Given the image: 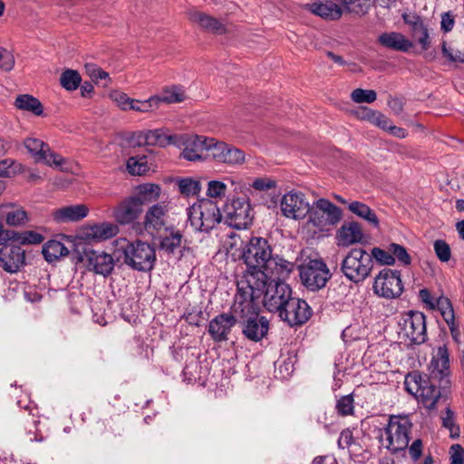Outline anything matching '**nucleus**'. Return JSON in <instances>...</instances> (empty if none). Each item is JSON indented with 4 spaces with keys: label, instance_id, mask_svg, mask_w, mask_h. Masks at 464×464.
Segmentation results:
<instances>
[{
    "label": "nucleus",
    "instance_id": "nucleus-1",
    "mask_svg": "<svg viewBox=\"0 0 464 464\" xmlns=\"http://www.w3.org/2000/svg\"><path fill=\"white\" fill-rule=\"evenodd\" d=\"M237 299L240 302L239 310H236V317L242 334L249 341H261L269 329V322L259 314L258 300L264 291L262 279L253 276H243L237 281Z\"/></svg>",
    "mask_w": 464,
    "mask_h": 464
},
{
    "label": "nucleus",
    "instance_id": "nucleus-2",
    "mask_svg": "<svg viewBox=\"0 0 464 464\" xmlns=\"http://www.w3.org/2000/svg\"><path fill=\"white\" fill-rule=\"evenodd\" d=\"M437 382L438 381H434L431 376L429 378L419 372H411L405 377L404 385L405 390L415 396L423 407L432 410L443 391L440 387L439 389L436 387Z\"/></svg>",
    "mask_w": 464,
    "mask_h": 464
},
{
    "label": "nucleus",
    "instance_id": "nucleus-3",
    "mask_svg": "<svg viewBox=\"0 0 464 464\" xmlns=\"http://www.w3.org/2000/svg\"><path fill=\"white\" fill-rule=\"evenodd\" d=\"M122 250L124 263L137 271H150L156 262L155 248L149 243L122 239L118 243Z\"/></svg>",
    "mask_w": 464,
    "mask_h": 464
},
{
    "label": "nucleus",
    "instance_id": "nucleus-4",
    "mask_svg": "<svg viewBox=\"0 0 464 464\" xmlns=\"http://www.w3.org/2000/svg\"><path fill=\"white\" fill-rule=\"evenodd\" d=\"M373 267L372 256L362 247L352 248L341 263V271L351 282L359 285L370 275Z\"/></svg>",
    "mask_w": 464,
    "mask_h": 464
},
{
    "label": "nucleus",
    "instance_id": "nucleus-5",
    "mask_svg": "<svg viewBox=\"0 0 464 464\" xmlns=\"http://www.w3.org/2000/svg\"><path fill=\"white\" fill-rule=\"evenodd\" d=\"M188 219L195 230L209 233L222 219L220 210L213 200L202 199L187 209Z\"/></svg>",
    "mask_w": 464,
    "mask_h": 464
},
{
    "label": "nucleus",
    "instance_id": "nucleus-6",
    "mask_svg": "<svg viewBox=\"0 0 464 464\" xmlns=\"http://www.w3.org/2000/svg\"><path fill=\"white\" fill-rule=\"evenodd\" d=\"M308 223L321 231L328 230L342 219L341 209L326 198H319L309 206Z\"/></svg>",
    "mask_w": 464,
    "mask_h": 464
},
{
    "label": "nucleus",
    "instance_id": "nucleus-7",
    "mask_svg": "<svg viewBox=\"0 0 464 464\" xmlns=\"http://www.w3.org/2000/svg\"><path fill=\"white\" fill-rule=\"evenodd\" d=\"M272 247L266 238L253 237L243 247L242 258L252 272L265 270L272 258Z\"/></svg>",
    "mask_w": 464,
    "mask_h": 464
},
{
    "label": "nucleus",
    "instance_id": "nucleus-8",
    "mask_svg": "<svg viewBox=\"0 0 464 464\" xmlns=\"http://www.w3.org/2000/svg\"><path fill=\"white\" fill-rule=\"evenodd\" d=\"M302 284L311 291L324 288L332 275L322 259H311L299 266Z\"/></svg>",
    "mask_w": 464,
    "mask_h": 464
},
{
    "label": "nucleus",
    "instance_id": "nucleus-9",
    "mask_svg": "<svg viewBox=\"0 0 464 464\" xmlns=\"http://www.w3.org/2000/svg\"><path fill=\"white\" fill-rule=\"evenodd\" d=\"M373 293L385 299L399 297L403 292L401 272L384 268L379 272L372 285Z\"/></svg>",
    "mask_w": 464,
    "mask_h": 464
},
{
    "label": "nucleus",
    "instance_id": "nucleus-10",
    "mask_svg": "<svg viewBox=\"0 0 464 464\" xmlns=\"http://www.w3.org/2000/svg\"><path fill=\"white\" fill-rule=\"evenodd\" d=\"M224 218L229 227L237 229L246 228L253 218L248 199L246 198L231 199L224 206Z\"/></svg>",
    "mask_w": 464,
    "mask_h": 464
},
{
    "label": "nucleus",
    "instance_id": "nucleus-11",
    "mask_svg": "<svg viewBox=\"0 0 464 464\" xmlns=\"http://www.w3.org/2000/svg\"><path fill=\"white\" fill-rule=\"evenodd\" d=\"M240 302L237 293L228 313H222L214 317L208 324V334L215 342H223L228 339V334L235 324H238L236 310H239Z\"/></svg>",
    "mask_w": 464,
    "mask_h": 464
},
{
    "label": "nucleus",
    "instance_id": "nucleus-12",
    "mask_svg": "<svg viewBox=\"0 0 464 464\" xmlns=\"http://www.w3.org/2000/svg\"><path fill=\"white\" fill-rule=\"evenodd\" d=\"M262 295H264L263 303L266 309L277 314L293 297L292 288L287 284L277 281L266 282Z\"/></svg>",
    "mask_w": 464,
    "mask_h": 464
},
{
    "label": "nucleus",
    "instance_id": "nucleus-13",
    "mask_svg": "<svg viewBox=\"0 0 464 464\" xmlns=\"http://www.w3.org/2000/svg\"><path fill=\"white\" fill-rule=\"evenodd\" d=\"M430 371L431 378L434 381H438L443 392L450 388V353L445 344L439 346L437 350L433 352Z\"/></svg>",
    "mask_w": 464,
    "mask_h": 464
},
{
    "label": "nucleus",
    "instance_id": "nucleus-14",
    "mask_svg": "<svg viewBox=\"0 0 464 464\" xmlns=\"http://www.w3.org/2000/svg\"><path fill=\"white\" fill-rule=\"evenodd\" d=\"M159 250L162 252L167 257H175L179 260L186 249V240L182 232L175 227L170 226L164 228L160 233L159 237Z\"/></svg>",
    "mask_w": 464,
    "mask_h": 464
},
{
    "label": "nucleus",
    "instance_id": "nucleus-15",
    "mask_svg": "<svg viewBox=\"0 0 464 464\" xmlns=\"http://www.w3.org/2000/svg\"><path fill=\"white\" fill-rule=\"evenodd\" d=\"M294 268L295 264L293 262L287 261L277 255H273L265 270L248 272L245 276H253L256 278L262 279L265 288L268 277L272 279L271 281L282 282L290 276Z\"/></svg>",
    "mask_w": 464,
    "mask_h": 464
},
{
    "label": "nucleus",
    "instance_id": "nucleus-16",
    "mask_svg": "<svg viewBox=\"0 0 464 464\" xmlns=\"http://www.w3.org/2000/svg\"><path fill=\"white\" fill-rule=\"evenodd\" d=\"M78 261L83 263L89 271L103 276L111 275L115 266L111 255L92 248H84L83 252L79 254Z\"/></svg>",
    "mask_w": 464,
    "mask_h": 464
},
{
    "label": "nucleus",
    "instance_id": "nucleus-17",
    "mask_svg": "<svg viewBox=\"0 0 464 464\" xmlns=\"http://www.w3.org/2000/svg\"><path fill=\"white\" fill-rule=\"evenodd\" d=\"M278 316L289 326H300L310 319L312 309L305 300L293 296L280 310Z\"/></svg>",
    "mask_w": 464,
    "mask_h": 464
},
{
    "label": "nucleus",
    "instance_id": "nucleus-18",
    "mask_svg": "<svg viewBox=\"0 0 464 464\" xmlns=\"http://www.w3.org/2000/svg\"><path fill=\"white\" fill-rule=\"evenodd\" d=\"M402 331L411 343H423L427 340L426 316L424 314L411 311L404 319Z\"/></svg>",
    "mask_w": 464,
    "mask_h": 464
},
{
    "label": "nucleus",
    "instance_id": "nucleus-19",
    "mask_svg": "<svg viewBox=\"0 0 464 464\" xmlns=\"http://www.w3.org/2000/svg\"><path fill=\"white\" fill-rule=\"evenodd\" d=\"M309 206L303 193L294 191L285 194L280 202L282 214L287 218L295 220L306 217Z\"/></svg>",
    "mask_w": 464,
    "mask_h": 464
},
{
    "label": "nucleus",
    "instance_id": "nucleus-20",
    "mask_svg": "<svg viewBox=\"0 0 464 464\" xmlns=\"http://www.w3.org/2000/svg\"><path fill=\"white\" fill-rule=\"evenodd\" d=\"M24 147L37 161H43L47 165L61 166L63 159L52 151L49 145L35 138H28L24 140Z\"/></svg>",
    "mask_w": 464,
    "mask_h": 464
},
{
    "label": "nucleus",
    "instance_id": "nucleus-21",
    "mask_svg": "<svg viewBox=\"0 0 464 464\" xmlns=\"http://www.w3.org/2000/svg\"><path fill=\"white\" fill-rule=\"evenodd\" d=\"M24 251L19 246L7 244L0 249V265L6 272H17L24 265Z\"/></svg>",
    "mask_w": 464,
    "mask_h": 464
},
{
    "label": "nucleus",
    "instance_id": "nucleus-22",
    "mask_svg": "<svg viewBox=\"0 0 464 464\" xmlns=\"http://www.w3.org/2000/svg\"><path fill=\"white\" fill-rule=\"evenodd\" d=\"M188 16L190 22L197 24L203 30L211 34H223L229 30L228 24L224 21L197 10L189 11Z\"/></svg>",
    "mask_w": 464,
    "mask_h": 464
},
{
    "label": "nucleus",
    "instance_id": "nucleus-23",
    "mask_svg": "<svg viewBox=\"0 0 464 464\" xmlns=\"http://www.w3.org/2000/svg\"><path fill=\"white\" fill-rule=\"evenodd\" d=\"M141 211V201L130 197L119 204L114 211V217L120 224L125 225L136 220Z\"/></svg>",
    "mask_w": 464,
    "mask_h": 464
},
{
    "label": "nucleus",
    "instance_id": "nucleus-24",
    "mask_svg": "<svg viewBox=\"0 0 464 464\" xmlns=\"http://www.w3.org/2000/svg\"><path fill=\"white\" fill-rule=\"evenodd\" d=\"M169 212L165 203H157L149 208L144 217V227L150 232H160L166 225Z\"/></svg>",
    "mask_w": 464,
    "mask_h": 464
},
{
    "label": "nucleus",
    "instance_id": "nucleus-25",
    "mask_svg": "<svg viewBox=\"0 0 464 464\" xmlns=\"http://www.w3.org/2000/svg\"><path fill=\"white\" fill-rule=\"evenodd\" d=\"M363 239L362 226L356 221L344 222L336 232L339 246H349Z\"/></svg>",
    "mask_w": 464,
    "mask_h": 464
},
{
    "label": "nucleus",
    "instance_id": "nucleus-26",
    "mask_svg": "<svg viewBox=\"0 0 464 464\" xmlns=\"http://www.w3.org/2000/svg\"><path fill=\"white\" fill-rule=\"evenodd\" d=\"M377 41L383 47L403 53L413 46V43L399 32L382 33Z\"/></svg>",
    "mask_w": 464,
    "mask_h": 464
},
{
    "label": "nucleus",
    "instance_id": "nucleus-27",
    "mask_svg": "<svg viewBox=\"0 0 464 464\" xmlns=\"http://www.w3.org/2000/svg\"><path fill=\"white\" fill-rule=\"evenodd\" d=\"M88 211L85 205H71L54 210L53 217L59 223L75 222L84 218Z\"/></svg>",
    "mask_w": 464,
    "mask_h": 464
},
{
    "label": "nucleus",
    "instance_id": "nucleus-28",
    "mask_svg": "<svg viewBox=\"0 0 464 464\" xmlns=\"http://www.w3.org/2000/svg\"><path fill=\"white\" fill-rule=\"evenodd\" d=\"M207 137L198 135L189 138L182 151L183 158L190 161L202 159L207 150Z\"/></svg>",
    "mask_w": 464,
    "mask_h": 464
},
{
    "label": "nucleus",
    "instance_id": "nucleus-29",
    "mask_svg": "<svg viewBox=\"0 0 464 464\" xmlns=\"http://www.w3.org/2000/svg\"><path fill=\"white\" fill-rule=\"evenodd\" d=\"M412 423L407 415H391L385 431L387 435H409Z\"/></svg>",
    "mask_w": 464,
    "mask_h": 464
},
{
    "label": "nucleus",
    "instance_id": "nucleus-30",
    "mask_svg": "<svg viewBox=\"0 0 464 464\" xmlns=\"http://www.w3.org/2000/svg\"><path fill=\"white\" fill-rule=\"evenodd\" d=\"M311 9L314 14L327 20H338L343 14L340 5L330 0L314 3Z\"/></svg>",
    "mask_w": 464,
    "mask_h": 464
},
{
    "label": "nucleus",
    "instance_id": "nucleus-31",
    "mask_svg": "<svg viewBox=\"0 0 464 464\" xmlns=\"http://www.w3.org/2000/svg\"><path fill=\"white\" fill-rule=\"evenodd\" d=\"M348 209L358 218L365 220L374 228L379 227V218L375 212L366 204L361 201H352L348 203Z\"/></svg>",
    "mask_w": 464,
    "mask_h": 464
},
{
    "label": "nucleus",
    "instance_id": "nucleus-32",
    "mask_svg": "<svg viewBox=\"0 0 464 464\" xmlns=\"http://www.w3.org/2000/svg\"><path fill=\"white\" fill-rule=\"evenodd\" d=\"M117 233V227L110 223L97 224L90 227L85 235L88 239L102 241L114 237Z\"/></svg>",
    "mask_w": 464,
    "mask_h": 464
},
{
    "label": "nucleus",
    "instance_id": "nucleus-33",
    "mask_svg": "<svg viewBox=\"0 0 464 464\" xmlns=\"http://www.w3.org/2000/svg\"><path fill=\"white\" fill-rule=\"evenodd\" d=\"M43 255L46 261L53 262L69 254L68 248L58 240H49L43 246Z\"/></svg>",
    "mask_w": 464,
    "mask_h": 464
},
{
    "label": "nucleus",
    "instance_id": "nucleus-34",
    "mask_svg": "<svg viewBox=\"0 0 464 464\" xmlns=\"http://www.w3.org/2000/svg\"><path fill=\"white\" fill-rule=\"evenodd\" d=\"M155 99H158L157 105L160 103H177L181 102L185 100V92L181 86L173 85L166 87L162 90L160 95H154Z\"/></svg>",
    "mask_w": 464,
    "mask_h": 464
},
{
    "label": "nucleus",
    "instance_id": "nucleus-35",
    "mask_svg": "<svg viewBox=\"0 0 464 464\" xmlns=\"http://www.w3.org/2000/svg\"><path fill=\"white\" fill-rule=\"evenodd\" d=\"M17 109L26 111L40 116L43 114V105L41 102L29 94L19 95L14 102Z\"/></svg>",
    "mask_w": 464,
    "mask_h": 464
},
{
    "label": "nucleus",
    "instance_id": "nucleus-36",
    "mask_svg": "<svg viewBox=\"0 0 464 464\" xmlns=\"http://www.w3.org/2000/svg\"><path fill=\"white\" fill-rule=\"evenodd\" d=\"M7 240H11L13 243H18L22 245H36L44 241V237L40 233L31 230L24 232H15L9 230V236L6 237V241Z\"/></svg>",
    "mask_w": 464,
    "mask_h": 464
},
{
    "label": "nucleus",
    "instance_id": "nucleus-37",
    "mask_svg": "<svg viewBox=\"0 0 464 464\" xmlns=\"http://www.w3.org/2000/svg\"><path fill=\"white\" fill-rule=\"evenodd\" d=\"M411 33L413 40L420 45L423 51H427L430 48V34L428 26L424 21L411 27Z\"/></svg>",
    "mask_w": 464,
    "mask_h": 464
},
{
    "label": "nucleus",
    "instance_id": "nucleus-38",
    "mask_svg": "<svg viewBox=\"0 0 464 464\" xmlns=\"http://www.w3.org/2000/svg\"><path fill=\"white\" fill-rule=\"evenodd\" d=\"M160 187L156 184L146 183L139 186L138 195L134 198L141 201V206L146 202L155 201L160 198Z\"/></svg>",
    "mask_w": 464,
    "mask_h": 464
},
{
    "label": "nucleus",
    "instance_id": "nucleus-39",
    "mask_svg": "<svg viewBox=\"0 0 464 464\" xmlns=\"http://www.w3.org/2000/svg\"><path fill=\"white\" fill-rule=\"evenodd\" d=\"M127 169L131 175L141 176L150 170L146 155L131 156L127 160Z\"/></svg>",
    "mask_w": 464,
    "mask_h": 464
},
{
    "label": "nucleus",
    "instance_id": "nucleus-40",
    "mask_svg": "<svg viewBox=\"0 0 464 464\" xmlns=\"http://www.w3.org/2000/svg\"><path fill=\"white\" fill-rule=\"evenodd\" d=\"M82 82L80 73L72 69H66L60 76V83L66 91L72 92L79 88Z\"/></svg>",
    "mask_w": 464,
    "mask_h": 464
},
{
    "label": "nucleus",
    "instance_id": "nucleus-41",
    "mask_svg": "<svg viewBox=\"0 0 464 464\" xmlns=\"http://www.w3.org/2000/svg\"><path fill=\"white\" fill-rule=\"evenodd\" d=\"M245 158L246 155L243 150L227 144L220 163L229 166H238L245 162Z\"/></svg>",
    "mask_w": 464,
    "mask_h": 464
},
{
    "label": "nucleus",
    "instance_id": "nucleus-42",
    "mask_svg": "<svg viewBox=\"0 0 464 464\" xmlns=\"http://www.w3.org/2000/svg\"><path fill=\"white\" fill-rule=\"evenodd\" d=\"M207 143V156L212 157L217 162L220 163L227 144L222 141H218L213 138H208Z\"/></svg>",
    "mask_w": 464,
    "mask_h": 464
},
{
    "label": "nucleus",
    "instance_id": "nucleus-43",
    "mask_svg": "<svg viewBox=\"0 0 464 464\" xmlns=\"http://www.w3.org/2000/svg\"><path fill=\"white\" fill-rule=\"evenodd\" d=\"M409 437H380L381 444L392 452L403 450L408 445Z\"/></svg>",
    "mask_w": 464,
    "mask_h": 464
},
{
    "label": "nucleus",
    "instance_id": "nucleus-44",
    "mask_svg": "<svg viewBox=\"0 0 464 464\" xmlns=\"http://www.w3.org/2000/svg\"><path fill=\"white\" fill-rule=\"evenodd\" d=\"M335 409L339 415H353L354 411V400L353 394L342 396L336 402Z\"/></svg>",
    "mask_w": 464,
    "mask_h": 464
},
{
    "label": "nucleus",
    "instance_id": "nucleus-45",
    "mask_svg": "<svg viewBox=\"0 0 464 464\" xmlns=\"http://www.w3.org/2000/svg\"><path fill=\"white\" fill-rule=\"evenodd\" d=\"M179 192L186 196H194L200 191V183L190 178L181 179L179 181Z\"/></svg>",
    "mask_w": 464,
    "mask_h": 464
},
{
    "label": "nucleus",
    "instance_id": "nucleus-46",
    "mask_svg": "<svg viewBox=\"0 0 464 464\" xmlns=\"http://www.w3.org/2000/svg\"><path fill=\"white\" fill-rule=\"evenodd\" d=\"M442 427L448 430L450 435H459L460 429L455 422V414L450 409L447 408L445 412L442 413L441 417Z\"/></svg>",
    "mask_w": 464,
    "mask_h": 464
},
{
    "label": "nucleus",
    "instance_id": "nucleus-47",
    "mask_svg": "<svg viewBox=\"0 0 464 464\" xmlns=\"http://www.w3.org/2000/svg\"><path fill=\"white\" fill-rule=\"evenodd\" d=\"M351 98L357 103H372L376 100L377 94L373 90H363L358 88L352 92Z\"/></svg>",
    "mask_w": 464,
    "mask_h": 464
},
{
    "label": "nucleus",
    "instance_id": "nucleus-48",
    "mask_svg": "<svg viewBox=\"0 0 464 464\" xmlns=\"http://www.w3.org/2000/svg\"><path fill=\"white\" fill-rule=\"evenodd\" d=\"M370 256H372V260L374 258L382 265L392 266L395 263V257L392 255V252H390V245L387 250L373 247Z\"/></svg>",
    "mask_w": 464,
    "mask_h": 464
},
{
    "label": "nucleus",
    "instance_id": "nucleus-49",
    "mask_svg": "<svg viewBox=\"0 0 464 464\" xmlns=\"http://www.w3.org/2000/svg\"><path fill=\"white\" fill-rule=\"evenodd\" d=\"M436 309L440 311L444 321L447 319L451 320V317L455 316L451 301L446 296L440 295L438 297V300L436 301Z\"/></svg>",
    "mask_w": 464,
    "mask_h": 464
},
{
    "label": "nucleus",
    "instance_id": "nucleus-50",
    "mask_svg": "<svg viewBox=\"0 0 464 464\" xmlns=\"http://www.w3.org/2000/svg\"><path fill=\"white\" fill-rule=\"evenodd\" d=\"M27 220V213L22 208L12 209L5 214V222L9 226H21Z\"/></svg>",
    "mask_w": 464,
    "mask_h": 464
},
{
    "label": "nucleus",
    "instance_id": "nucleus-51",
    "mask_svg": "<svg viewBox=\"0 0 464 464\" xmlns=\"http://www.w3.org/2000/svg\"><path fill=\"white\" fill-rule=\"evenodd\" d=\"M21 165L12 159L0 161V177L10 178L20 171Z\"/></svg>",
    "mask_w": 464,
    "mask_h": 464
},
{
    "label": "nucleus",
    "instance_id": "nucleus-52",
    "mask_svg": "<svg viewBox=\"0 0 464 464\" xmlns=\"http://www.w3.org/2000/svg\"><path fill=\"white\" fill-rule=\"evenodd\" d=\"M390 252L395 257V261L397 260L403 266L411 265V258L403 246L392 243L390 244Z\"/></svg>",
    "mask_w": 464,
    "mask_h": 464
},
{
    "label": "nucleus",
    "instance_id": "nucleus-53",
    "mask_svg": "<svg viewBox=\"0 0 464 464\" xmlns=\"http://www.w3.org/2000/svg\"><path fill=\"white\" fill-rule=\"evenodd\" d=\"M433 247L435 254L440 262H448L450 259L451 250L450 245L445 240H435Z\"/></svg>",
    "mask_w": 464,
    "mask_h": 464
},
{
    "label": "nucleus",
    "instance_id": "nucleus-54",
    "mask_svg": "<svg viewBox=\"0 0 464 464\" xmlns=\"http://www.w3.org/2000/svg\"><path fill=\"white\" fill-rule=\"evenodd\" d=\"M227 185L219 180H211L208 184L207 195L212 198H221L226 195Z\"/></svg>",
    "mask_w": 464,
    "mask_h": 464
},
{
    "label": "nucleus",
    "instance_id": "nucleus-55",
    "mask_svg": "<svg viewBox=\"0 0 464 464\" xmlns=\"http://www.w3.org/2000/svg\"><path fill=\"white\" fill-rule=\"evenodd\" d=\"M157 101L158 99H155L154 96H151L150 98L145 101L134 100L133 104H131V106L129 107L130 110H133L140 112H148L158 108Z\"/></svg>",
    "mask_w": 464,
    "mask_h": 464
},
{
    "label": "nucleus",
    "instance_id": "nucleus-56",
    "mask_svg": "<svg viewBox=\"0 0 464 464\" xmlns=\"http://www.w3.org/2000/svg\"><path fill=\"white\" fill-rule=\"evenodd\" d=\"M110 97L123 111L130 110L129 106L134 102V99H130L126 93L119 91L111 92Z\"/></svg>",
    "mask_w": 464,
    "mask_h": 464
},
{
    "label": "nucleus",
    "instance_id": "nucleus-57",
    "mask_svg": "<svg viewBox=\"0 0 464 464\" xmlns=\"http://www.w3.org/2000/svg\"><path fill=\"white\" fill-rule=\"evenodd\" d=\"M441 52L443 56L447 58L450 62H459L464 63V53L459 50L451 49L447 45L446 42L442 43Z\"/></svg>",
    "mask_w": 464,
    "mask_h": 464
},
{
    "label": "nucleus",
    "instance_id": "nucleus-58",
    "mask_svg": "<svg viewBox=\"0 0 464 464\" xmlns=\"http://www.w3.org/2000/svg\"><path fill=\"white\" fill-rule=\"evenodd\" d=\"M251 186L258 191H268L276 187V181L268 177H261L253 180Z\"/></svg>",
    "mask_w": 464,
    "mask_h": 464
},
{
    "label": "nucleus",
    "instance_id": "nucleus-59",
    "mask_svg": "<svg viewBox=\"0 0 464 464\" xmlns=\"http://www.w3.org/2000/svg\"><path fill=\"white\" fill-rule=\"evenodd\" d=\"M368 120L373 123L374 125L378 126L379 128L386 130L389 127L391 121L390 120L382 114L381 112L369 111L367 113Z\"/></svg>",
    "mask_w": 464,
    "mask_h": 464
},
{
    "label": "nucleus",
    "instance_id": "nucleus-60",
    "mask_svg": "<svg viewBox=\"0 0 464 464\" xmlns=\"http://www.w3.org/2000/svg\"><path fill=\"white\" fill-rule=\"evenodd\" d=\"M14 54L5 49H0V69L9 72L14 68Z\"/></svg>",
    "mask_w": 464,
    "mask_h": 464
},
{
    "label": "nucleus",
    "instance_id": "nucleus-61",
    "mask_svg": "<svg viewBox=\"0 0 464 464\" xmlns=\"http://www.w3.org/2000/svg\"><path fill=\"white\" fill-rule=\"evenodd\" d=\"M419 297L428 309L436 310V301L438 297L432 295L429 289H420L419 291Z\"/></svg>",
    "mask_w": 464,
    "mask_h": 464
},
{
    "label": "nucleus",
    "instance_id": "nucleus-62",
    "mask_svg": "<svg viewBox=\"0 0 464 464\" xmlns=\"http://www.w3.org/2000/svg\"><path fill=\"white\" fill-rule=\"evenodd\" d=\"M450 464H464V449L459 444H454L450 449Z\"/></svg>",
    "mask_w": 464,
    "mask_h": 464
},
{
    "label": "nucleus",
    "instance_id": "nucleus-63",
    "mask_svg": "<svg viewBox=\"0 0 464 464\" xmlns=\"http://www.w3.org/2000/svg\"><path fill=\"white\" fill-rule=\"evenodd\" d=\"M85 68L87 73L93 81L97 82L99 80L106 79L109 77V74L94 64H86Z\"/></svg>",
    "mask_w": 464,
    "mask_h": 464
},
{
    "label": "nucleus",
    "instance_id": "nucleus-64",
    "mask_svg": "<svg viewBox=\"0 0 464 464\" xmlns=\"http://www.w3.org/2000/svg\"><path fill=\"white\" fill-rule=\"evenodd\" d=\"M455 24L454 15L450 12H446L441 14L440 29L444 33L450 32Z\"/></svg>",
    "mask_w": 464,
    "mask_h": 464
}]
</instances>
